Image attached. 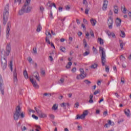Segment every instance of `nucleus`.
I'll return each mask as SVG.
<instances>
[{"label":"nucleus","mask_w":131,"mask_h":131,"mask_svg":"<svg viewBox=\"0 0 131 131\" xmlns=\"http://www.w3.org/2000/svg\"><path fill=\"white\" fill-rule=\"evenodd\" d=\"M49 17L51 18V19H54V16H53V13H52V11L50 12V15H49Z\"/></svg>","instance_id":"56"},{"label":"nucleus","mask_w":131,"mask_h":131,"mask_svg":"<svg viewBox=\"0 0 131 131\" xmlns=\"http://www.w3.org/2000/svg\"><path fill=\"white\" fill-rule=\"evenodd\" d=\"M106 34H107V35L108 36H111V32H110V30H106Z\"/></svg>","instance_id":"42"},{"label":"nucleus","mask_w":131,"mask_h":131,"mask_svg":"<svg viewBox=\"0 0 131 131\" xmlns=\"http://www.w3.org/2000/svg\"><path fill=\"white\" fill-rule=\"evenodd\" d=\"M120 32L121 33L120 36H121V37H122V38H124V37H125V33L123 31H120Z\"/></svg>","instance_id":"26"},{"label":"nucleus","mask_w":131,"mask_h":131,"mask_svg":"<svg viewBox=\"0 0 131 131\" xmlns=\"http://www.w3.org/2000/svg\"><path fill=\"white\" fill-rule=\"evenodd\" d=\"M11 52V45L8 44L6 46V52L5 53V56H9Z\"/></svg>","instance_id":"8"},{"label":"nucleus","mask_w":131,"mask_h":131,"mask_svg":"<svg viewBox=\"0 0 131 131\" xmlns=\"http://www.w3.org/2000/svg\"><path fill=\"white\" fill-rule=\"evenodd\" d=\"M34 74V76L35 77L36 79H37L38 81H39V75H38V73L35 72Z\"/></svg>","instance_id":"22"},{"label":"nucleus","mask_w":131,"mask_h":131,"mask_svg":"<svg viewBox=\"0 0 131 131\" xmlns=\"http://www.w3.org/2000/svg\"><path fill=\"white\" fill-rule=\"evenodd\" d=\"M113 15V12H112V10H110L108 13V16H112Z\"/></svg>","instance_id":"57"},{"label":"nucleus","mask_w":131,"mask_h":131,"mask_svg":"<svg viewBox=\"0 0 131 131\" xmlns=\"http://www.w3.org/2000/svg\"><path fill=\"white\" fill-rule=\"evenodd\" d=\"M31 7H29V6H27L26 9H25V13H30L31 12Z\"/></svg>","instance_id":"19"},{"label":"nucleus","mask_w":131,"mask_h":131,"mask_svg":"<svg viewBox=\"0 0 131 131\" xmlns=\"http://www.w3.org/2000/svg\"><path fill=\"white\" fill-rule=\"evenodd\" d=\"M11 24L10 22L8 23L7 30H6V37H9V34H10V28H11Z\"/></svg>","instance_id":"9"},{"label":"nucleus","mask_w":131,"mask_h":131,"mask_svg":"<svg viewBox=\"0 0 131 131\" xmlns=\"http://www.w3.org/2000/svg\"><path fill=\"white\" fill-rule=\"evenodd\" d=\"M77 128H78V130H81V129H82V127L80 126H78Z\"/></svg>","instance_id":"61"},{"label":"nucleus","mask_w":131,"mask_h":131,"mask_svg":"<svg viewBox=\"0 0 131 131\" xmlns=\"http://www.w3.org/2000/svg\"><path fill=\"white\" fill-rule=\"evenodd\" d=\"M60 51H61L62 53H65V51H66V48H65V47H60Z\"/></svg>","instance_id":"40"},{"label":"nucleus","mask_w":131,"mask_h":131,"mask_svg":"<svg viewBox=\"0 0 131 131\" xmlns=\"http://www.w3.org/2000/svg\"><path fill=\"white\" fill-rule=\"evenodd\" d=\"M113 18L111 16H109L107 19V25L108 26L109 29H112L113 28Z\"/></svg>","instance_id":"7"},{"label":"nucleus","mask_w":131,"mask_h":131,"mask_svg":"<svg viewBox=\"0 0 131 131\" xmlns=\"http://www.w3.org/2000/svg\"><path fill=\"white\" fill-rule=\"evenodd\" d=\"M35 110L36 111V112H37V114L39 116V114H40L41 113V111L37 109L36 108V107H35Z\"/></svg>","instance_id":"34"},{"label":"nucleus","mask_w":131,"mask_h":131,"mask_svg":"<svg viewBox=\"0 0 131 131\" xmlns=\"http://www.w3.org/2000/svg\"><path fill=\"white\" fill-rule=\"evenodd\" d=\"M30 81L32 83L33 86L35 89H38V85L36 83V81L33 80V79L30 78Z\"/></svg>","instance_id":"11"},{"label":"nucleus","mask_w":131,"mask_h":131,"mask_svg":"<svg viewBox=\"0 0 131 131\" xmlns=\"http://www.w3.org/2000/svg\"><path fill=\"white\" fill-rule=\"evenodd\" d=\"M112 122L111 120H109L108 122V123H106L104 125V127H108V126H110V125L111 124Z\"/></svg>","instance_id":"36"},{"label":"nucleus","mask_w":131,"mask_h":131,"mask_svg":"<svg viewBox=\"0 0 131 131\" xmlns=\"http://www.w3.org/2000/svg\"><path fill=\"white\" fill-rule=\"evenodd\" d=\"M0 92L3 96L5 95V86H4V80L2 75H0Z\"/></svg>","instance_id":"5"},{"label":"nucleus","mask_w":131,"mask_h":131,"mask_svg":"<svg viewBox=\"0 0 131 131\" xmlns=\"http://www.w3.org/2000/svg\"><path fill=\"white\" fill-rule=\"evenodd\" d=\"M103 3L102 10L103 11H106L107 10V7H108V1L104 0Z\"/></svg>","instance_id":"10"},{"label":"nucleus","mask_w":131,"mask_h":131,"mask_svg":"<svg viewBox=\"0 0 131 131\" xmlns=\"http://www.w3.org/2000/svg\"><path fill=\"white\" fill-rule=\"evenodd\" d=\"M39 117H40V118H45L46 117H47V114L41 113L39 114Z\"/></svg>","instance_id":"25"},{"label":"nucleus","mask_w":131,"mask_h":131,"mask_svg":"<svg viewBox=\"0 0 131 131\" xmlns=\"http://www.w3.org/2000/svg\"><path fill=\"white\" fill-rule=\"evenodd\" d=\"M99 51L101 52L102 56H101V63L102 66H105V63H106V53L104 51L103 47H99Z\"/></svg>","instance_id":"3"},{"label":"nucleus","mask_w":131,"mask_h":131,"mask_svg":"<svg viewBox=\"0 0 131 131\" xmlns=\"http://www.w3.org/2000/svg\"><path fill=\"white\" fill-rule=\"evenodd\" d=\"M28 61L29 63H31V62L32 61V58H31V57H28Z\"/></svg>","instance_id":"51"},{"label":"nucleus","mask_w":131,"mask_h":131,"mask_svg":"<svg viewBox=\"0 0 131 131\" xmlns=\"http://www.w3.org/2000/svg\"><path fill=\"white\" fill-rule=\"evenodd\" d=\"M122 13H123V14H126V8L125 7H124L123 8Z\"/></svg>","instance_id":"50"},{"label":"nucleus","mask_w":131,"mask_h":131,"mask_svg":"<svg viewBox=\"0 0 131 131\" xmlns=\"http://www.w3.org/2000/svg\"><path fill=\"white\" fill-rule=\"evenodd\" d=\"M120 60L121 62H123L124 61H125V57L123 55H121L120 57Z\"/></svg>","instance_id":"29"},{"label":"nucleus","mask_w":131,"mask_h":131,"mask_svg":"<svg viewBox=\"0 0 131 131\" xmlns=\"http://www.w3.org/2000/svg\"><path fill=\"white\" fill-rule=\"evenodd\" d=\"M41 26H40V25H38L36 29V32H40L41 31Z\"/></svg>","instance_id":"28"},{"label":"nucleus","mask_w":131,"mask_h":131,"mask_svg":"<svg viewBox=\"0 0 131 131\" xmlns=\"http://www.w3.org/2000/svg\"><path fill=\"white\" fill-rule=\"evenodd\" d=\"M25 9H26V8L23 6V7L21 8V10H19L18 14L20 15V16L23 15L24 13H25Z\"/></svg>","instance_id":"16"},{"label":"nucleus","mask_w":131,"mask_h":131,"mask_svg":"<svg viewBox=\"0 0 131 131\" xmlns=\"http://www.w3.org/2000/svg\"><path fill=\"white\" fill-rule=\"evenodd\" d=\"M49 58L51 62H53V61H54V59L53 58V57L52 56H50Z\"/></svg>","instance_id":"59"},{"label":"nucleus","mask_w":131,"mask_h":131,"mask_svg":"<svg viewBox=\"0 0 131 131\" xmlns=\"http://www.w3.org/2000/svg\"><path fill=\"white\" fill-rule=\"evenodd\" d=\"M69 40L71 42V41H73V38L72 37L70 36L69 38Z\"/></svg>","instance_id":"58"},{"label":"nucleus","mask_w":131,"mask_h":131,"mask_svg":"<svg viewBox=\"0 0 131 131\" xmlns=\"http://www.w3.org/2000/svg\"><path fill=\"white\" fill-rule=\"evenodd\" d=\"M124 112L126 116H129V113H130V111L129 109L126 108L124 110Z\"/></svg>","instance_id":"20"},{"label":"nucleus","mask_w":131,"mask_h":131,"mask_svg":"<svg viewBox=\"0 0 131 131\" xmlns=\"http://www.w3.org/2000/svg\"><path fill=\"white\" fill-rule=\"evenodd\" d=\"M30 2L31 0H26V3H25L24 7H25V8H26V7H28V6H29V5L30 4Z\"/></svg>","instance_id":"23"},{"label":"nucleus","mask_w":131,"mask_h":131,"mask_svg":"<svg viewBox=\"0 0 131 131\" xmlns=\"http://www.w3.org/2000/svg\"><path fill=\"white\" fill-rule=\"evenodd\" d=\"M84 82L86 83V84H91L92 83V82L91 81H89V80L86 79L84 81Z\"/></svg>","instance_id":"39"},{"label":"nucleus","mask_w":131,"mask_h":131,"mask_svg":"<svg viewBox=\"0 0 131 131\" xmlns=\"http://www.w3.org/2000/svg\"><path fill=\"white\" fill-rule=\"evenodd\" d=\"M58 110V105H56L55 104L53 106H52V110H54V111H56V110Z\"/></svg>","instance_id":"33"},{"label":"nucleus","mask_w":131,"mask_h":131,"mask_svg":"<svg viewBox=\"0 0 131 131\" xmlns=\"http://www.w3.org/2000/svg\"><path fill=\"white\" fill-rule=\"evenodd\" d=\"M79 71L80 72V74L77 75L76 77V79L78 80L79 79H83V78H85L86 77V74H84V70L82 68H80L79 69Z\"/></svg>","instance_id":"4"},{"label":"nucleus","mask_w":131,"mask_h":131,"mask_svg":"<svg viewBox=\"0 0 131 131\" xmlns=\"http://www.w3.org/2000/svg\"><path fill=\"white\" fill-rule=\"evenodd\" d=\"M98 41L101 44V45H104V40H103L101 38H98Z\"/></svg>","instance_id":"30"},{"label":"nucleus","mask_w":131,"mask_h":131,"mask_svg":"<svg viewBox=\"0 0 131 131\" xmlns=\"http://www.w3.org/2000/svg\"><path fill=\"white\" fill-rule=\"evenodd\" d=\"M39 8H40V12H41V13H42V12L45 11V8H43V7H42V6H40Z\"/></svg>","instance_id":"44"},{"label":"nucleus","mask_w":131,"mask_h":131,"mask_svg":"<svg viewBox=\"0 0 131 131\" xmlns=\"http://www.w3.org/2000/svg\"><path fill=\"white\" fill-rule=\"evenodd\" d=\"M8 18H9V4H7L4 9V12L3 13V24L6 25L8 22Z\"/></svg>","instance_id":"2"},{"label":"nucleus","mask_w":131,"mask_h":131,"mask_svg":"<svg viewBox=\"0 0 131 131\" xmlns=\"http://www.w3.org/2000/svg\"><path fill=\"white\" fill-rule=\"evenodd\" d=\"M98 66H99V65L97 63H94L90 66V68H91V69H97Z\"/></svg>","instance_id":"18"},{"label":"nucleus","mask_w":131,"mask_h":131,"mask_svg":"<svg viewBox=\"0 0 131 131\" xmlns=\"http://www.w3.org/2000/svg\"><path fill=\"white\" fill-rule=\"evenodd\" d=\"M46 42H47V43H49V45H51V41H50V38L48 36H47L46 37Z\"/></svg>","instance_id":"35"},{"label":"nucleus","mask_w":131,"mask_h":131,"mask_svg":"<svg viewBox=\"0 0 131 131\" xmlns=\"http://www.w3.org/2000/svg\"><path fill=\"white\" fill-rule=\"evenodd\" d=\"M93 49L94 54H98V51L97 50V49L95 48V47H93Z\"/></svg>","instance_id":"41"},{"label":"nucleus","mask_w":131,"mask_h":131,"mask_svg":"<svg viewBox=\"0 0 131 131\" xmlns=\"http://www.w3.org/2000/svg\"><path fill=\"white\" fill-rule=\"evenodd\" d=\"M54 7V8H55V9H57V6H56V4H55V3H53L52 4H51L49 7L50 8H52V7Z\"/></svg>","instance_id":"43"},{"label":"nucleus","mask_w":131,"mask_h":131,"mask_svg":"<svg viewBox=\"0 0 131 131\" xmlns=\"http://www.w3.org/2000/svg\"><path fill=\"white\" fill-rule=\"evenodd\" d=\"M111 36H112V37H115V34L114 33H111Z\"/></svg>","instance_id":"64"},{"label":"nucleus","mask_w":131,"mask_h":131,"mask_svg":"<svg viewBox=\"0 0 131 131\" xmlns=\"http://www.w3.org/2000/svg\"><path fill=\"white\" fill-rule=\"evenodd\" d=\"M66 10H70V7L68 5L66 6Z\"/></svg>","instance_id":"63"},{"label":"nucleus","mask_w":131,"mask_h":131,"mask_svg":"<svg viewBox=\"0 0 131 131\" xmlns=\"http://www.w3.org/2000/svg\"><path fill=\"white\" fill-rule=\"evenodd\" d=\"M79 106V103L78 102H76V103H75V106H74L75 107L78 108Z\"/></svg>","instance_id":"49"},{"label":"nucleus","mask_w":131,"mask_h":131,"mask_svg":"<svg viewBox=\"0 0 131 131\" xmlns=\"http://www.w3.org/2000/svg\"><path fill=\"white\" fill-rule=\"evenodd\" d=\"M90 22L92 26H95L96 25V23H97V20H96V19H94L93 18H91Z\"/></svg>","instance_id":"21"},{"label":"nucleus","mask_w":131,"mask_h":131,"mask_svg":"<svg viewBox=\"0 0 131 131\" xmlns=\"http://www.w3.org/2000/svg\"><path fill=\"white\" fill-rule=\"evenodd\" d=\"M90 11V9H86L85 10V14H86V15H88L89 14V12Z\"/></svg>","instance_id":"54"},{"label":"nucleus","mask_w":131,"mask_h":131,"mask_svg":"<svg viewBox=\"0 0 131 131\" xmlns=\"http://www.w3.org/2000/svg\"><path fill=\"white\" fill-rule=\"evenodd\" d=\"M90 34L93 37H95V34L93 32V31H90Z\"/></svg>","instance_id":"55"},{"label":"nucleus","mask_w":131,"mask_h":131,"mask_svg":"<svg viewBox=\"0 0 131 131\" xmlns=\"http://www.w3.org/2000/svg\"><path fill=\"white\" fill-rule=\"evenodd\" d=\"M116 25L117 27H119L121 25V19L119 18H117L116 19Z\"/></svg>","instance_id":"13"},{"label":"nucleus","mask_w":131,"mask_h":131,"mask_svg":"<svg viewBox=\"0 0 131 131\" xmlns=\"http://www.w3.org/2000/svg\"><path fill=\"white\" fill-rule=\"evenodd\" d=\"M83 43L84 46V48H86V47H88V43L86 42V41L85 40V39H84L83 40Z\"/></svg>","instance_id":"38"},{"label":"nucleus","mask_w":131,"mask_h":131,"mask_svg":"<svg viewBox=\"0 0 131 131\" xmlns=\"http://www.w3.org/2000/svg\"><path fill=\"white\" fill-rule=\"evenodd\" d=\"M114 12L115 14H118V7L114 6Z\"/></svg>","instance_id":"27"},{"label":"nucleus","mask_w":131,"mask_h":131,"mask_svg":"<svg viewBox=\"0 0 131 131\" xmlns=\"http://www.w3.org/2000/svg\"><path fill=\"white\" fill-rule=\"evenodd\" d=\"M46 35H47V36H49V35L50 37H52V34H51V33H50V32H46Z\"/></svg>","instance_id":"46"},{"label":"nucleus","mask_w":131,"mask_h":131,"mask_svg":"<svg viewBox=\"0 0 131 131\" xmlns=\"http://www.w3.org/2000/svg\"><path fill=\"white\" fill-rule=\"evenodd\" d=\"M71 65H72V62L71 61H69L66 67L67 69H69V68L71 67Z\"/></svg>","instance_id":"31"},{"label":"nucleus","mask_w":131,"mask_h":131,"mask_svg":"<svg viewBox=\"0 0 131 131\" xmlns=\"http://www.w3.org/2000/svg\"><path fill=\"white\" fill-rule=\"evenodd\" d=\"M105 71L106 72H109V67L108 66H105Z\"/></svg>","instance_id":"52"},{"label":"nucleus","mask_w":131,"mask_h":131,"mask_svg":"<svg viewBox=\"0 0 131 131\" xmlns=\"http://www.w3.org/2000/svg\"><path fill=\"white\" fill-rule=\"evenodd\" d=\"M119 42L120 44L121 50H122L123 49V46H125V43L123 42V41H122V40H119Z\"/></svg>","instance_id":"17"},{"label":"nucleus","mask_w":131,"mask_h":131,"mask_svg":"<svg viewBox=\"0 0 131 131\" xmlns=\"http://www.w3.org/2000/svg\"><path fill=\"white\" fill-rule=\"evenodd\" d=\"M24 77L26 78V79H28V78H29L28 73H27V70H25L24 71Z\"/></svg>","instance_id":"24"},{"label":"nucleus","mask_w":131,"mask_h":131,"mask_svg":"<svg viewBox=\"0 0 131 131\" xmlns=\"http://www.w3.org/2000/svg\"><path fill=\"white\" fill-rule=\"evenodd\" d=\"M49 117L51 118V119H54V118H55V116L53 114H50Z\"/></svg>","instance_id":"47"},{"label":"nucleus","mask_w":131,"mask_h":131,"mask_svg":"<svg viewBox=\"0 0 131 131\" xmlns=\"http://www.w3.org/2000/svg\"><path fill=\"white\" fill-rule=\"evenodd\" d=\"M60 106H61V107H63L66 108V103H62L61 104Z\"/></svg>","instance_id":"53"},{"label":"nucleus","mask_w":131,"mask_h":131,"mask_svg":"<svg viewBox=\"0 0 131 131\" xmlns=\"http://www.w3.org/2000/svg\"><path fill=\"white\" fill-rule=\"evenodd\" d=\"M1 66L3 70H5L7 68V60H5V62H3V60H1Z\"/></svg>","instance_id":"14"},{"label":"nucleus","mask_w":131,"mask_h":131,"mask_svg":"<svg viewBox=\"0 0 131 131\" xmlns=\"http://www.w3.org/2000/svg\"><path fill=\"white\" fill-rule=\"evenodd\" d=\"M93 98H94V95H93V94H91L89 96V100L88 101L89 104L94 103V100L93 99Z\"/></svg>","instance_id":"15"},{"label":"nucleus","mask_w":131,"mask_h":131,"mask_svg":"<svg viewBox=\"0 0 131 131\" xmlns=\"http://www.w3.org/2000/svg\"><path fill=\"white\" fill-rule=\"evenodd\" d=\"M89 55H90V51H86L85 52L83 53V56L84 57H85V56H89Z\"/></svg>","instance_id":"37"},{"label":"nucleus","mask_w":131,"mask_h":131,"mask_svg":"<svg viewBox=\"0 0 131 131\" xmlns=\"http://www.w3.org/2000/svg\"><path fill=\"white\" fill-rule=\"evenodd\" d=\"M32 117H33V118H34V119H36V120H37L38 119V117L35 116V115H32Z\"/></svg>","instance_id":"45"},{"label":"nucleus","mask_w":131,"mask_h":131,"mask_svg":"<svg viewBox=\"0 0 131 131\" xmlns=\"http://www.w3.org/2000/svg\"><path fill=\"white\" fill-rule=\"evenodd\" d=\"M99 93H100V91L97 90L94 93V95H97V94H99Z\"/></svg>","instance_id":"62"},{"label":"nucleus","mask_w":131,"mask_h":131,"mask_svg":"<svg viewBox=\"0 0 131 131\" xmlns=\"http://www.w3.org/2000/svg\"><path fill=\"white\" fill-rule=\"evenodd\" d=\"M88 114H89L88 110H85L83 112L82 115H77L76 119H83L84 118H85V117Z\"/></svg>","instance_id":"6"},{"label":"nucleus","mask_w":131,"mask_h":131,"mask_svg":"<svg viewBox=\"0 0 131 131\" xmlns=\"http://www.w3.org/2000/svg\"><path fill=\"white\" fill-rule=\"evenodd\" d=\"M13 80L14 82H17L18 81V78H17V72H16V70H14L13 72Z\"/></svg>","instance_id":"12"},{"label":"nucleus","mask_w":131,"mask_h":131,"mask_svg":"<svg viewBox=\"0 0 131 131\" xmlns=\"http://www.w3.org/2000/svg\"><path fill=\"white\" fill-rule=\"evenodd\" d=\"M76 72V68H73L72 69V72H73L74 73V72Z\"/></svg>","instance_id":"60"},{"label":"nucleus","mask_w":131,"mask_h":131,"mask_svg":"<svg viewBox=\"0 0 131 131\" xmlns=\"http://www.w3.org/2000/svg\"><path fill=\"white\" fill-rule=\"evenodd\" d=\"M64 79L63 78H61L60 80L58 81L59 84H63L64 83Z\"/></svg>","instance_id":"32"},{"label":"nucleus","mask_w":131,"mask_h":131,"mask_svg":"<svg viewBox=\"0 0 131 131\" xmlns=\"http://www.w3.org/2000/svg\"><path fill=\"white\" fill-rule=\"evenodd\" d=\"M19 116H20L21 118H24V117H25V113L21 112V107L18 105L16 106L15 113L13 114L14 120H18Z\"/></svg>","instance_id":"1"},{"label":"nucleus","mask_w":131,"mask_h":131,"mask_svg":"<svg viewBox=\"0 0 131 131\" xmlns=\"http://www.w3.org/2000/svg\"><path fill=\"white\" fill-rule=\"evenodd\" d=\"M13 63V61H10V69H11V71H13V65H12V63Z\"/></svg>","instance_id":"48"}]
</instances>
